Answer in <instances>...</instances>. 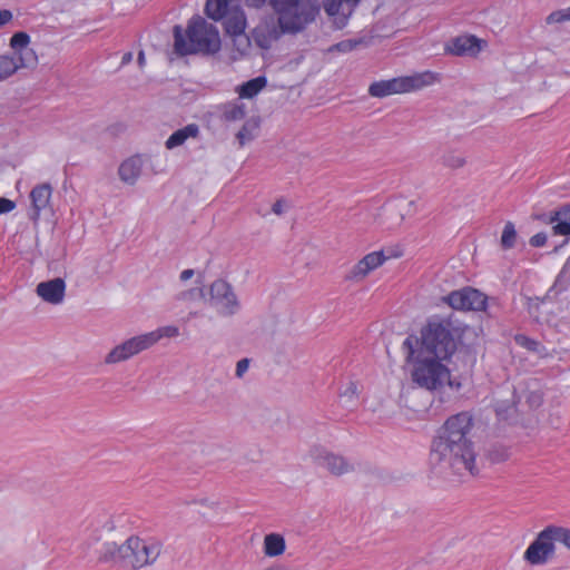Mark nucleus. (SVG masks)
<instances>
[{
  "label": "nucleus",
  "instance_id": "0eeeda50",
  "mask_svg": "<svg viewBox=\"0 0 570 570\" xmlns=\"http://www.w3.org/2000/svg\"><path fill=\"white\" fill-rule=\"evenodd\" d=\"M446 394H399L401 413L409 419H423L443 411Z\"/></svg>",
  "mask_w": 570,
  "mask_h": 570
},
{
  "label": "nucleus",
  "instance_id": "1a4fd4ad",
  "mask_svg": "<svg viewBox=\"0 0 570 570\" xmlns=\"http://www.w3.org/2000/svg\"><path fill=\"white\" fill-rule=\"evenodd\" d=\"M208 303L223 317L236 315L242 307L233 286L224 279H216L210 284Z\"/></svg>",
  "mask_w": 570,
  "mask_h": 570
},
{
  "label": "nucleus",
  "instance_id": "a211bd4d",
  "mask_svg": "<svg viewBox=\"0 0 570 570\" xmlns=\"http://www.w3.org/2000/svg\"><path fill=\"white\" fill-rule=\"evenodd\" d=\"M142 166L144 160L141 156L136 155L127 158L118 168L119 178L128 185H135L141 175Z\"/></svg>",
  "mask_w": 570,
  "mask_h": 570
},
{
  "label": "nucleus",
  "instance_id": "7ed1b4c3",
  "mask_svg": "<svg viewBox=\"0 0 570 570\" xmlns=\"http://www.w3.org/2000/svg\"><path fill=\"white\" fill-rule=\"evenodd\" d=\"M419 346V337L410 335L403 344L402 350L405 353L406 361L414 363L412 371L413 381L422 389L438 390L446 383L450 387H454L450 379V371L438 358L416 353Z\"/></svg>",
  "mask_w": 570,
  "mask_h": 570
},
{
  "label": "nucleus",
  "instance_id": "58836bf2",
  "mask_svg": "<svg viewBox=\"0 0 570 570\" xmlns=\"http://www.w3.org/2000/svg\"><path fill=\"white\" fill-rule=\"evenodd\" d=\"M546 21L548 24L560 23L563 21H570V7L567 9L557 10V11L551 12L547 17Z\"/></svg>",
  "mask_w": 570,
  "mask_h": 570
},
{
  "label": "nucleus",
  "instance_id": "c85d7f7f",
  "mask_svg": "<svg viewBox=\"0 0 570 570\" xmlns=\"http://www.w3.org/2000/svg\"><path fill=\"white\" fill-rule=\"evenodd\" d=\"M517 236L518 235H517L514 224L512 222H507L503 227L501 239H500L501 247L503 249L513 248L517 243Z\"/></svg>",
  "mask_w": 570,
  "mask_h": 570
},
{
  "label": "nucleus",
  "instance_id": "cd10ccee",
  "mask_svg": "<svg viewBox=\"0 0 570 570\" xmlns=\"http://www.w3.org/2000/svg\"><path fill=\"white\" fill-rule=\"evenodd\" d=\"M12 58L18 65V69L33 67L38 60L35 50L29 47L18 52H13Z\"/></svg>",
  "mask_w": 570,
  "mask_h": 570
},
{
  "label": "nucleus",
  "instance_id": "dca6fc26",
  "mask_svg": "<svg viewBox=\"0 0 570 570\" xmlns=\"http://www.w3.org/2000/svg\"><path fill=\"white\" fill-rule=\"evenodd\" d=\"M36 293L42 298V301L52 305H58L63 302L66 283L60 277L41 282L37 285Z\"/></svg>",
  "mask_w": 570,
  "mask_h": 570
},
{
  "label": "nucleus",
  "instance_id": "9b49d317",
  "mask_svg": "<svg viewBox=\"0 0 570 570\" xmlns=\"http://www.w3.org/2000/svg\"><path fill=\"white\" fill-rule=\"evenodd\" d=\"M444 301L454 309L483 311L487 307L488 297L472 287H463L451 292Z\"/></svg>",
  "mask_w": 570,
  "mask_h": 570
},
{
  "label": "nucleus",
  "instance_id": "f257e3e1",
  "mask_svg": "<svg viewBox=\"0 0 570 570\" xmlns=\"http://www.w3.org/2000/svg\"><path fill=\"white\" fill-rule=\"evenodd\" d=\"M472 426L473 416L469 412L450 416L432 442L431 462L458 475H478L476 451L468 436Z\"/></svg>",
  "mask_w": 570,
  "mask_h": 570
},
{
  "label": "nucleus",
  "instance_id": "13d9d810",
  "mask_svg": "<svg viewBox=\"0 0 570 570\" xmlns=\"http://www.w3.org/2000/svg\"><path fill=\"white\" fill-rule=\"evenodd\" d=\"M569 264H570V261H567V264H566V266H564L563 271L567 268V266H568Z\"/></svg>",
  "mask_w": 570,
  "mask_h": 570
},
{
  "label": "nucleus",
  "instance_id": "393cba45",
  "mask_svg": "<svg viewBox=\"0 0 570 570\" xmlns=\"http://www.w3.org/2000/svg\"><path fill=\"white\" fill-rule=\"evenodd\" d=\"M267 85V80L264 76L256 77L243 83L238 94L240 98H253L256 96L265 86Z\"/></svg>",
  "mask_w": 570,
  "mask_h": 570
},
{
  "label": "nucleus",
  "instance_id": "a878e982",
  "mask_svg": "<svg viewBox=\"0 0 570 570\" xmlns=\"http://www.w3.org/2000/svg\"><path fill=\"white\" fill-rule=\"evenodd\" d=\"M246 116V106L243 102L234 101L223 106L222 117L226 121H239Z\"/></svg>",
  "mask_w": 570,
  "mask_h": 570
},
{
  "label": "nucleus",
  "instance_id": "f3484780",
  "mask_svg": "<svg viewBox=\"0 0 570 570\" xmlns=\"http://www.w3.org/2000/svg\"><path fill=\"white\" fill-rule=\"evenodd\" d=\"M481 50V40L475 36H459L446 45L445 51L454 56H475Z\"/></svg>",
  "mask_w": 570,
  "mask_h": 570
},
{
  "label": "nucleus",
  "instance_id": "7c9ffc66",
  "mask_svg": "<svg viewBox=\"0 0 570 570\" xmlns=\"http://www.w3.org/2000/svg\"><path fill=\"white\" fill-rule=\"evenodd\" d=\"M135 355L155 345L151 333H145L129 338Z\"/></svg>",
  "mask_w": 570,
  "mask_h": 570
},
{
  "label": "nucleus",
  "instance_id": "c756f323",
  "mask_svg": "<svg viewBox=\"0 0 570 570\" xmlns=\"http://www.w3.org/2000/svg\"><path fill=\"white\" fill-rule=\"evenodd\" d=\"M18 70V65L14 62L12 56H0V82L14 75Z\"/></svg>",
  "mask_w": 570,
  "mask_h": 570
},
{
  "label": "nucleus",
  "instance_id": "f03ea898",
  "mask_svg": "<svg viewBox=\"0 0 570 570\" xmlns=\"http://www.w3.org/2000/svg\"><path fill=\"white\" fill-rule=\"evenodd\" d=\"M174 49L178 56L195 53L214 55L220 49V37L216 26L200 16H194L184 30L174 27Z\"/></svg>",
  "mask_w": 570,
  "mask_h": 570
},
{
  "label": "nucleus",
  "instance_id": "6e6552de",
  "mask_svg": "<svg viewBox=\"0 0 570 570\" xmlns=\"http://www.w3.org/2000/svg\"><path fill=\"white\" fill-rule=\"evenodd\" d=\"M126 568L139 569L153 564L159 557L161 543L157 540H144L130 537L125 541Z\"/></svg>",
  "mask_w": 570,
  "mask_h": 570
},
{
  "label": "nucleus",
  "instance_id": "aec40b11",
  "mask_svg": "<svg viewBox=\"0 0 570 570\" xmlns=\"http://www.w3.org/2000/svg\"><path fill=\"white\" fill-rule=\"evenodd\" d=\"M125 542L118 546L116 542H105L98 553V561L102 563H115L126 568Z\"/></svg>",
  "mask_w": 570,
  "mask_h": 570
},
{
  "label": "nucleus",
  "instance_id": "ddd939ff",
  "mask_svg": "<svg viewBox=\"0 0 570 570\" xmlns=\"http://www.w3.org/2000/svg\"><path fill=\"white\" fill-rule=\"evenodd\" d=\"M313 458L320 466L336 476L354 471L353 463L341 454L317 449L313 452Z\"/></svg>",
  "mask_w": 570,
  "mask_h": 570
},
{
  "label": "nucleus",
  "instance_id": "3c124183",
  "mask_svg": "<svg viewBox=\"0 0 570 570\" xmlns=\"http://www.w3.org/2000/svg\"><path fill=\"white\" fill-rule=\"evenodd\" d=\"M132 57H134V56H132V52H126V53H124V56H122V58H121V66H126V65L130 63V62H131V60H132Z\"/></svg>",
  "mask_w": 570,
  "mask_h": 570
},
{
  "label": "nucleus",
  "instance_id": "2eb2a0df",
  "mask_svg": "<svg viewBox=\"0 0 570 570\" xmlns=\"http://www.w3.org/2000/svg\"><path fill=\"white\" fill-rule=\"evenodd\" d=\"M386 257L383 252H372L365 255L346 275V279L358 282L365 278L372 271L381 266Z\"/></svg>",
  "mask_w": 570,
  "mask_h": 570
},
{
  "label": "nucleus",
  "instance_id": "412c9836",
  "mask_svg": "<svg viewBox=\"0 0 570 570\" xmlns=\"http://www.w3.org/2000/svg\"><path fill=\"white\" fill-rule=\"evenodd\" d=\"M224 29L228 37L243 33L247 27L245 12L240 8H234L225 14Z\"/></svg>",
  "mask_w": 570,
  "mask_h": 570
},
{
  "label": "nucleus",
  "instance_id": "9d476101",
  "mask_svg": "<svg viewBox=\"0 0 570 570\" xmlns=\"http://www.w3.org/2000/svg\"><path fill=\"white\" fill-rule=\"evenodd\" d=\"M554 554V542L549 527L538 533L523 553V560L530 566L546 564Z\"/></svg>",
  "mask_w": 570,
  "mask_h": 570
},
{
  "label": "nucleus",
  "instance_id": "37998d69",
  "mask_svg": "<svg viewBox=\"0 0 570 570\" xmlns=\"http://www.w3.org/2000/svg\"><path fill=\"white\" fill-rule=\"evenodd\" d=\"M515 342L529 351H537L539 346V343L537 341L529 338L524 335H517Z\"/></svg>",
  "mask_w": 570,
  "mask_h": 570
},
{
  "label": "nucleus",
  "instance_id": "72a5a7b5",
  "mask_svg": "<svg viewBox=\"0 0 570 570\" xmlns=\"http://www.w3.org/2000/svg\"><path fill=\"white\" fill-rule=\"evenodd\" d=\"M30 37L28 33L20 31L16 32L10 39V47L18 52L29 47Z\"/></svg>",
  "mask_w": 570,
  "mask_h": 570
},
{
  "label": "nucleus",
  "instance_id": "f704fd0d",
  "mask_svg": "<svg viewBox=\"0 0 570 570\" xmlns=\"http://www.w3.org/2000/svg\"><path fill=\"white\" fill-rule=\"evenodd\" d=\"M151 333L155 344L164 337H176L179 335V328L175 325L159 327Z\"/></svg>",
  "mask_w": 570,
  "mask_h": 570
},
{
  "label": "nucleus",
  "instance_id": "c9c22d12",
  "mask_svg": "<svg viewBox=\"0 0 570 570\" xmlns=\"http://www.w3.org/2000/svg\"><path fill=\"white\" fill-rule=\"evenodd\" d=\"M553 542H561L570 548V530L560 527L549 525Z\"/></svg>",
  "mask_w": 570,
  "mask_h": 570
},
{
  "label": "nucleus",
  "instance_id": "5701e85b",
  "mask_svg": "<svg viewBox=\"0 0 570 570\" xmlns=\"http://www.w3.org/2000/svg\"><path fill=\"white\" fill-rule=\"evenodd\" d=\"M286 549L285 539L278 533H269L264 538V553L274 558L284 553Z\"/></svg>",
  "mask_w": 570,
  "mask_h": 570
},
{
  "label": "nucleus",
  "instance_id": "8fccbe9b",
  "mask_svg": "<svg viewBox=\"0 0 570 570\" xmlns=\"http://www.w3.org/2000/svg\"><path fill=\"white\" fill-rule=\"evenodd\" d=\"M194 269H184L181 273H180V279L181 281H188L189 278H191L194 276Z\"/></svg>",
  "mask_w": 570,
  "mask_h": 570
},
{
  "label": "nucleus",
  "instance_id": "79ce46f5",
  "mask_svg": "<svg viewBox=\"0 0 570 570\" xmlns=\"http://www.w3.org/2000/svg\"><path fill=\"white\" fill-rule=\"evenodd\" d=\"M205 296L203 288H191L188 291H184L178 295V299L180 301H187V299H196V298H203Z\"/></svg>",
  "mask_w": 570,
  "mask_h": 570
},
{
  "label": "nucleus",
  "instance_id": "4d7b16f0",
  "mask_svg": "<svg viewBox=\"0 0 570 570\" xmlns=\"http://www.w3.org/2000/svg\"><path fill=\"white\" fill-rule=\"evenodd\" d=\"M342 396H352L353 394H347V393H344V394H341Z\"/></svg>",
  "mask_w": 570,
  "mask_h": 570
},
{
  "label": "nucleus",
  "instance_id": "603ef678",
  "mask_svg": "<svg viewBox=\"0 0 570 570\" xmlns=\"http://www.w3.org/2000/svg\"><path fill=\"white\" fill-rule=\"evenodd\" d=\"M108 130L111 131L112 134L122 132L125 130V126L121 124H118V125L109 127Z\"/></svg>",
  "mask_w": 570,
  "mask_h": 570
},
{
  "label": "nucleus",
  "instance_id": "bb28decb",
  "mask_svg": "<svg viewBox=\"0 0 570 570\" xmlns=\"http://www.w3.org/2000/svg\"><path fill=\"white\" fill-rule=\"evenodd\" d=\"M258 128L259 122L256 119H247L236 135L239 146L243 147L247 142L252 141L255 138Z\"/></svg>",
  "mask_w": 570,
  "mask_h": 570
},
{
  "label": "nucleus",
  "instance_id": "de8ad7c7",
  "mask_svg": "<svg viewBox=\"0 0 570 570\" xmlns=\"http://www.w3.org/2000/svg\"><path fill=\"white\" fill-rule=\"evenodd\" d=\"M12 20V12L10 10H0V27L7 24Z\"/></svg>",
  "mask_w": 570,
  "mask_h": 570
},
{
  "label": "nucleus",
  "instance_id": "39448f33",
  "mask_svg": "<svg viewBox=\"0 0 570 570\" xmlns=\"http://www.w3.org/2000/svg\"><path fill=\"white\" fill-rule=\"evenodd\" d=\"M277 24L288 35L303 32L313 23L321 11L318 0H269Z\"/></svg>",
  "mask_w": 570,
  "mask_h": 570
},
{
  "label": "nucleus",
  "instance_id": "6ab92c4d",
  "mask_svg": "<svg viewBox=\"0 0 570 570\" xmlns=\"http://www.w3.org/2000/svg\"><path fill=\"white\" fill-rule=\"evenodd\" d=\"M283 35L286 33L277 23L259 26L254 30V39L262 49H269Z\"/></svg>",
  "mask_w": 570,
  "mask_h": 570
},
{
  "label": "nucleus",
  "instance_id": "f8f14e48",
  "mask_svg": "<svg viewBox=\"0 0 570 570\" xmlns=\"http://www.w3.org/2000/svg\"><path fill=\"white\" fill-rule=\"evenodd\" d=\"M52 193L53 187L49 183H41L36 185L30 194V208L28 210V218L37 225L40 220L41 214L52 213Z\"/></svg>",
  "mask_w": 570,
  "mask_h": 570
},
{
  "label": "nucleus",
  "instance_id": "20e7f679",
  "mask_svg": "<svg viewBox=\"0 0 570 570\" xmlns=\"http://www.w3.org/2000/svg\"><path fill=\"white\" fill-rule=\"evenodd\" d=\"M461 327L451 318H432L421 331L416 353L438 360H448L456 351V338Z\"/></svg>",
  "mask_w": 570,
  "mask_h": 570
},
{
  "label": "nucleus",
  "instance_id": "09e8293b",
  "mask_svg": "<svg viewBox=\"0 0 570 570\" xmlns=\"http://www.w3.org/2000/svg\"><path fill=\"white\" fill-rule=\"evenodd\" d=\"M272 210L276 215H282L283 212H284L283 202L282 200H277L276 203H274V205L272 207Z\"/></svg>",
  "mask_w": 570,
  "mask_h": 570
},
{
  "label": "nucleus",
  "instance_id": "b1692460",
  "mask_svg": "<svg viewBox=\"0 0 570 570\" xmlns=\"http://www.w3.org/2000/svg\"><path fill=\"white\" fill-rule=\"evenodd\" d=\"M134 350L131 347V343L129 340L124 343L115 346L106 356L105 362L107 364H115L122 361H126L134 356Z\"/></svg>",
  "mask_w": 570,
  "mask_h": 570
},
{
  "label": "nucleus",
  "instance_id": "2f4dec72",
  "mask_svg": "<svg viewBox=\"0 0 570 570\" xmlns=\"http://www.w3.org/2000/svg\"><path fill=\"white\" fill-rule=\"evenodd\" d=\"M465 163V157L456 151H448L442 156V164L452 169L461 168Z\"/></svg>",
  "mask_w": 570,
  "mask_h": 570
},
{
  "label": "nucleus",
  "instance_id": "ea45409f",
  "mask_svg": "<svg viewBox=\"0 0 570 570\" xmlns=\"http://www.w3.org/2000/svg\"><path fill=\"white\" fill-rule=\"evenodd\" d=\"M558 219L570 222V205L563 206L559 210L550 213L546 222L553 224Z\"/></svg>",
  "mask_w": 570,
  "mask_h": 570
},
{
  "label": "nucleus",
  "instance_id": "4468645a",
  "mask_svg": "<svg viewBox=\"0 0 570 570\" xmlns=\"http://www.w3.org/2000/svg\"><path fill=\"white\" fill-rule=\"evenodd\" d=\"M361 0H323L325 12L336 29H343Z\"/></svg>",
  "mask_w": 570,
  "mask_h": 570
},
{
  "label": "nucleus",
  "instance_id": "5fc2aeb1",
  "mask_svg": "<svg viewBox=\"0 0 570 570\" xmlns=\"http://www.w3.org/2000/svg\"><path fill=\"white\" fill-rule=\"evenodd\" d=\"M356 389H357V387H356V385H355V384H352V385L346 390V392L354 393V392H356Z\"/></svg>",
  "mask_w": 570,
  "mask_h": 570
},
{
  "label": "nucleus",
  "instance_id": "c03bdc74",
  "mask_svg": "<svg viewBox=\"0 0 570 570\" xmlns=\"http://www.w3.org/2000/svg\"><path fill=\"white\" fill-rule=\"evenodd\" d=\"M16 208V203L9 198L0 197V215L12 212Z\"/></svg>",
  "mask_w": 570,
  "mask_h": 570
},
{
  "label": "nucleus",
  "instance_id": "a18cd8bd",
  "mask_svg": "<svg viewBox=\"0 0 570 570\" xmlns=\"http://www.w3.org/2000/svg\"><path fill=\"white\" fill-rule=\"evenodd\" d=\"M529 243H530V245H531L532 247H542V246H544V245H546V243H547V235H546V233H542V232H541V233H537V234H534V235L530 238Z\"/></svg>",
  "mask_w": 570,
  "mask_h": 570
},
{
  "label": "nucleus",
  "instance_id": "49530a36",
  "mask_svg": "<svg viewBox=\"0 0 570 570\" xmlns=\"http://www.w3.org/2000/svg\"><path fill=\"white\" fill-rule=\"evenodd\" d=\"M249 367V360L248 358H242L236 364V376L242 377Z\"/></svg>",
  "mask_w": 570,
  "mask_h": 570
},
{
  "label": "nucleus",
  "instance_id": "4be33fe9",
  "mask_svg": "<svg viewBox=\"0 0 570 570\" xmlns=\"http://www.w3.org/2000/svg\"><path fill=\"white\" fill-rule=\"evenodd\" d=\"M199 135V127L196 124H189L184 128L174 131L165 142L167 149H174L185 144L188 138H196Z\"/></svg>",
  "mask_w": 570,
  "mask_h": 570
},
{
  "label": "nucleus",
  "instance_id": "a19ab883",
  "mask_svg": "<svg viewBox=\"0 0 570 570\" xmlns=\"http://www.w3.org/2000/svg\"><path fill=\"white\" fill-rule=\"evenodd\" d=\"M553 224L552 229L554 235L570 236V222L558 219Z\"/></svg>",
  "mask_w": 570,
  "mask_h": 570
},
{
  "label": "nucleus",
  "instance_id": "423d86ee",
  "mask_svg": "<svg viewBox=\"0 0 570 570\" xmlns=\"http://www.w3.org/2000/svg\"><path fill=\"white\" fill-rule=\"evenodd\" d=\"M436 81V75L432 71H423L411 76L380 80L371 83L368 95L375 98H384L396 94H406L431 86Z\"/></svg>",
  "mask_w": 570,
  "mask_h": 570
},
{
  "label": "nucleus",
  "instance_id": "864d4df0",
  "mask_svg": "<svg viewBox=\"0 0 570 570\" xmlns=\"http://www.w3.org/2000/svg\"><path fill=\"white\" fill-rule=\"evenodd\" d=\"M137 61H138L139 67H144V65L146 62L144 51L138 52Z\"/></svg>",
  "mask_w": 570,
  "mask_h": 570
},
{
  "label": "nucleus",
  "instance_id": "473e14b6",
  "mask_svg": "<svg viewBox=\"0 0 570 570\" xmlns=\"http://www.w3.org/2000/svg\"><path fill=\"white\" fill-rule=\"evenodd\" d=\"M495 413L499 420L509 421L512 420L514 414L517 413V407L514 401L509 403L498 404L495 407Z\"/></svg>",
  "mask_w": 570,
  "mask_h": 570
},
{
  "label": "nucleus",
  "instance_id": "6e6d98bb",
  "mask_svg": "<svg viewBox=\"0 0 570 570\" xmlns=\"http://www.w3.org/2000/svg\"><path fill=\"white\" fill-rule=\"evenodd\" d=\"M532 402H540V394H532Z\"/></svg>",
  "mask_w": 570,
  "mask_h": 570
},
{
  "label": "nucleus",
  "instance_id": "4c0bfd02",
  "mask_svg": "<svg viewBox=\"0 0 570 570\" xmlns=\"http://www.w3.org/2000/svg\"><path fill=\"white\" fill-rule=\"evenodd\" d=\"M361 42H362V40L346 39V40L340 41V42L333 45L332 47H330L328 51L330 52L337 51V52L346 53V52L354 50Z\"/></svg>",
  "mask_w": 570,
  "mask_h": 570
},
{
  "label": "nucleus",
  "instance_id": "e433bc0d",
  "mask_svg": "<svg viewBox=\"0 0 570 570\" xmlns=\"http://www.w3.org/2000/svg\"><path fill=\"white\" fill-rule=\"evenodd\" d=\"M232 41H233V46L234 48L240 52V53H245L247 52V50L249 49L250 47V39L249 37L245 33V31H243V33H237L233 37H230Z\"/></svg>",
  "mask_w": 570,
  "mask_h": 570
}]
</instances>
